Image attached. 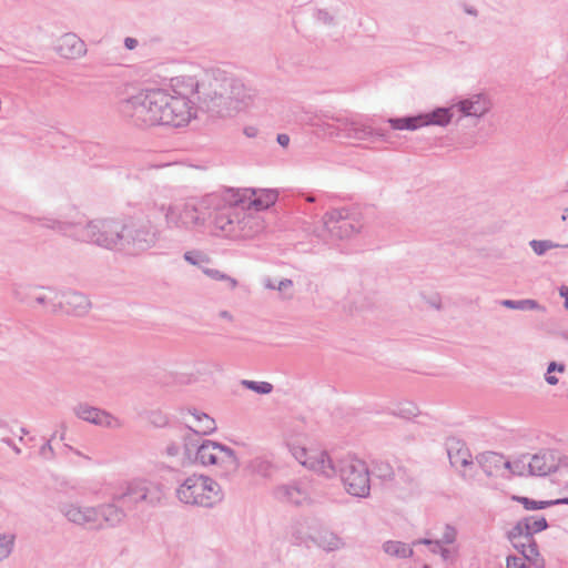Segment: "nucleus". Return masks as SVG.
I'll return each instance as SVG.
<instances>
[{
    "mask_svg": "<svg viewBox=\"0 0 568 568\" xmlns=\"http://www.w3.org/2000/svg\"><path fill=\"white\" fill-rule=\"evenodd\" d=\"M447 455L453 467H467L473 464L471 454L465 443L450 438L447 444Z\"/></svg>",
    "mask_w": 568,
    "mask_h": 568,
    "instance_id": "nucleus-23",
    "label": "nucleus"
},
{
    "mask_svg": "<svg viewBox=\"0 0 568 568\" xmlns=\"http://www.w3.org/2000/svg\"><path fill=\"white\" fill-rule=\"evenodd\" d=\"M525 519H528V527L530 532V537H528V539H535V534L541 532L549 527V524L545 517L535 518L532 516H528L525 517Z\"/></svg>",
    "mask_w": 568,
    "mask_h": 568,
    "instance_id": "nucleus-40",
    "label": "nucleus"
},
{
    "mask_svg": "<svg viewBox=\"0 0 568 568\" xmlns=\"http://www.w3.org/2000/svg\"><path fill=\"white\" fill-rule=\"evenodd\" d=\"M529 564L534 565L536 568L545 567V560L540 555L537 556L536 559L530 560Z\"/></svg>",
    "mask_w": 568,
    "mask_h": 568,
    "instance_id": "nucleus-60",
    "label": "nucleus"
},
{
    "mask_svg": "<svg viewBox=\"0 0 568 568\" xmlns=\"http://www.w3.org/2000/svg\"><path fill=\"white\" fill-rule=\"evenodd\" d=\"M332 468L323 470V475L327 478L339 476L346 491L355 497H366L369 495V470L367 465L354 457H333Z\"/></svg>",
    "mask_w": 568,
    "mask_h": 568,
    "instance_id": "nucleus-7",
    "label": "nucleus"
},
{
    "mask_svg": "<svg viewBox=\"0 0 568 568\" xmlns=\"http://www.w3.org/2000/svg\"><path fill=\"white\" fill-rule=\"evenodd\" d=\"M457 530L452 525H445L444 532L437 541L440 545H452L456 541Z\"/></svg>",
    "mask_w": 568,
    "mask_h": 568,
    "instance_id": "nucleus-45",
    "label": "nucleus"
},
{
    "mask_svg": "<svg viewBox=\"0 0 568 568\" xmlns=\"http://www.w3.org/2000/svg\"><path fill=\"white\" fill-rule=\"evenodd\" d=\"M40 455L47 459L53 456V448L51 446V439L47 440L40 448Z\"/></svg>",
    "mask_w": 568,
    "mask_h": 568,
    "instance_id": "nucleus-49",
    "label": "nucleus"
},
{
    "mask_svg": "<svg viewBox=\"0 0 568 568\" xmlns=\"http://www.w3.org/2000/svg\"><path fill=\"white\" fill-rule=\"evenodd\" d=\"M394 415L409 419L417 415V407L413 403H406L400 405Z\"/></svg>",
    "mask_w": 568,
    "mask_h": 568,
    "instance_id": "nucleus-46",
    "label": "nucleus"
},
{
    "mask_svg": "<svg viewBox=\"0 0 568 568\" xmlns=\"http://www.w3.org/2000/svg\"><path fill=\"white\" fill-rule=\"evenodd\" d=\"M529 454H524L517 459L510 462L506 460L505 469H508L511 474L517 476H525L528 475V460Z\"/></svg>",
    "mask_w": 568,
    "mask_h": 568,
    "instance_id": "nucleus-34",
    "label": "nucleus"
},
{
    "mask_svg": "<svg viewBox=\"0 0 568 568\" xmlns=\"http://www.w3.org/2000/svg\"><path fill=\"white\" fill-rule=\"evenodd\" d=\"M232 88L227 91L225 100V108L227 110L226 116H232L242 109L246 108L255 97V90L246 87L242 80L232 77Z\"/></svg>",
    "mask_w": 568,
    "mask_h": 568,
    "instance_id": "nucleus-14",
    "label": "nucleus"
},
{
    "mask_svg": "<svg viewBox=\"0 0 568 568\" xmlns=\"http://www.w3.org/2000/svg\"><path fill=\"white\" fill-rule=\"evenodd\" d=\"M324 226L333 237L343 240L359 232L362 224L347 209H334L325 213Z\"/></svg>",
    "mask_w": 568,
    "mask_h": 568,
    "instance_id": "nucleus-12",
    "label": "nucleus"
},
{
    "mask_svg": "<svg viewBox=\"0 0 568 568\" xmlns=\"http://www.w3.org/2000/svg\"><path fill=\"white\" fill-rule=\"evenodd\" d=\"M528 475L529 476H547L556 473L559 468L557 457L551 450H540L528 457Z\"/></svg>",
    "mask_w": 568,
    "mask_h": 568,
    "instance_id": "nucleus-19",
    "label": "nucleus"
},
{
    "mask_svg": "<svg viewBox=\"0 0 568 568\" xmlns=\"http://www.w3.org/2000/svg\"><path fill=\"white\" fill-rule=\"evenodd\" d=\"M559 295L565 300L564 307L568 311V286L561 285L559 287Z\"/></svg>",
    "mask_w": 568,
    "mask_h": 568,
    "instance_id": "nucleus-53",
    "label": "nucleus"
},
{
    "mask_svg": "<svg viewBox=\"0 0 568 568\" xmlns=\"http://www.w3.org/2000/svg\"><path fill=\"white\" fill-rule=\"evenodd\" d=\"M222 200L224 203H219L220 199L211 205L212 220L216 230H220L224 236L232 237L234 234L235 219L237 217L239 205L245 204V201L240 197V191L235 189H226L223 192Z\"/></svg>",
    "mask_w": 568,
    "mask_h": 568,
    "instance_id": "nucleus-11",
    "label": "nucleus"
},
{
    "mask_svg": "<svg viewBox=\"0 0 568 568\" xmlns=\"http://www.w3.org/2000/svg\"><path fill=\"white\" fill-rule=\"evenodd\" d=\"M439 555L445 561H447L452 557V551L448 548L443 547L439 550Z\"/></svg>",
    "mask_w": 568,
    "mask_h": 568,
    "instance_id": "nucleus-62",
    "label": "nucleus"
},
{
    "mask_svg": "<svg viewBox=\"0 0 568 568\" xmlns=\"http://www.w3.org/2000/svg\"><path fill=\"white\" fill-rule=\"evenodd\" d=\"M190 413L193 415V417L197 422L199 428L193 429V428L189 427V429L193 433V434H190L189 436H191L193 438H197V436L200 434L207 435V434H212L213 432H215V429H216L215 420L212 417H210L207 414L199 412L195 408L193 410H190Z\"/></svg>",
    "mask_w": 568,
    "mask_h": 568,
    "instance_id": "nucleus-27",
    "label": "nucleus"
},
{
    "mask_svg": "<svg viewBox=\"0 0 568 568\" xmlns=\"http://www.w3.org/2000/svg\"><path fill=\"white\" fill-rule=\"evenodd\" d=\"M290 452L294 458L303 466L315 470L323 475V470L332 468V456L326 452H321L316 455L310 456L306 448L295 444H288Z\"/></svg>",
    "mask_w": 568,
    "mask_h": 568,
    "instance_id": "nucleus-16",
    "label": "nucleus"
},
{
    "mask_svg": "<svg viewBox=\"0 0 568 568\" xmlns=\"http://www.w3.org/2000/svg\"><path fill=\"white\" fill-rule=\"evenodd\" d=\"M121 504H106L100 507H95V510L99 513V520L103 519L109 526H115L120 524L125 517V513L123 510ZM101 526V521H99Z\"/></svg>",
    "mask_w": 568,
    "mask_h": 568,
    "instance_id": "nucleus-26",
    "label": "nucleus"
},
{
    "mask_svg": "<svg viewBox=\"0 0 568 568\" xmlns=\"http://www.w3.org/2000/svg\"><path fill=\"white\" fill-rule=\"evenodd\" d=\"M500 305L509 310L546 312V307L532 298L503 300Z\"/></svg>",
    "mask_w": 568,
    "mask_h": 568,
    "instance_id": "nucleus-28",
    "label": "nucleus"
},
{
    "mask_svg": "<svg viewBox=\"0 0 568 568\" xmlns=\"http://www.w3.org/2000/svg\"><path fill=\"white\" fill-rule=\"evenodd\" d=\"M61 514L71 523L90 528H100L99 513L95 507H82L72 503L59 505Z\"/></svg>",
    "mask_w": 568,
    "mask_h": 568,
    "instance_id": "nucleus-15",
    "label": "nucleus"
},
{
    "mask_svg": "<svg viewBox=\"0 0 568 568\" xmlns=\"http://www.w3.org/2000/svg\"><path fill=\"white\" fill-rule=\"evenodd\" d=\"M162 473L161 478H171L174 483L179 484L176 488V497L181 503L194 506H201L211 508L212 500L210 497H205L203 491L205 486L201 483V476H190L186 478L182 477V474L172 467L163 466L160 468Z\"/></svg>",
    "mask_w": 568,
    "mask_h": 568,
    "instance_id": "nucleus-10",
    "label": "nucleus"
},
{
    "mask_svg": "<svg viewBox=\"0 0 568 568\" xmlns=\"http://www.w3.org/2000/svg\"><path fill=\"white\" fill-rule=\"evenodd\" d=\"M275 495L280 500L287 501L294 505H301L308 498V491L304 484L293 481L287 485H282L276 488Z\"/></svg>",
    "mask_w": 568,
    "mask_h": 568,
    "instance_id": "nucleus-24",
    "label": "nucleus"
},
{
    "mask_svg": "<svg viewBox=\"0 0 568 568\" xmlns=\"http://www.w3.org/2000/svg\"><path fill=\"white\" fill-rule=\"evenodd\" d=\"M241 384L250 390H253L261 395H267L272 393L273 385L268 382H256V381H250V379H242Z\"/></svg>",
    "mask_w": 568,
    "mask_h": 568,
    "instance_id": "nucleus-37",
    "label": "nucleus"
},
{
    "mask_svg": "<svg viewBox=\"0 0 568 568\" xmlns=\"http://www.w3.org/2000/svg\"><path fill=\"white\" fill-rule=\"evenodd\" d=\"M184 454L189 459L194 457V460L203 466H219L225 477L236 474L241 466L236 453L231 447L209 439L199 444V438L184 437Z\"/></svg>",
    "mask_w": 568,
    "mask_h": 568,
    "instance_id": "nucleus-5",
    "label": "nucleus"
},
{
    "mask_svg": "<svg viewBox=\"0 0 568 568\" xmlns=\"http://www.w3.org/2000/svg\"><path fill=\"white\" fill-rule=\"evenodd\" d=\"M513 547L521 555V557L524 556V552L527 550V540L526 541H521L520 540H517V542L515 544H511Z\"/></svg>",
    "mask_w": 568,
    "mask_h": 568,
    "instance_id": "nucleus-52",
    "label": "nucleus"
},
{
    "mask_svg": "<svg viewBox=\"0 0 568 568\" xmlns=\"http://www.w3.org/2000/svg\"><path fill=\"white\" fill-rule=\"evenodd\" d=\"M383 550L396 558H410L414 555L413 549L405 542L397 540H388L383 544Z\"/></svg>",
    "mask_w": 568,
    "mask_h": 568,
    "instance_id": "nucleus-30",
    "label": "nucleus"
},
{
    "mask_svg": "<svg viewBox=\"0 0 568 568\" xmlns=\"http://www.w3.org/2000/svg\"><path fill=\"white\" fill-rule=\"evenodd\" d=\"M272 467V463L263 457H255L247 465V468L251 471L263 477L271 475Z\"/></svg>",
    "mask_w": 568,
    "mask_h": 568,
    "instance_id": "nucleus-36",
    "label": "nucleus"
},
{
    "mask_svg": "<svg viewBox=\"0 0 568 568\" xmlns=\"http://www.w3.org/2000/svg\"><path fill=\"white\" fill-rule=\"evenodd\" d=\"M237 190L240 191V197L245 201L247 209H254L255 211H264L274 205L277 200V192L274 190H256L251 187Z\"/></svg>",
    "mask_w": 568,
    "mask_h": 568,
    "instance_id": "nucleus-18",
    "label": "nucleus"
},
{
    "mask_svg": "<svg viewBox=\"0 0 568 568\" xmlns=\"http://www.w3.org/2000/svg\"><path fill=\"white\" fill-rule=\"evenodd\" d=\"M30 220L41 222L44 227L55 230L64 235H70L77 241L95 244L108 250L121 251L122 221L115 219H98L88 222L85 225H80L50 217H30Z\"/></svg>",
    "mask_w": 568,
    "mask_h": 568,
    "instance_id": "nucleus-3",
    "label": "nucleus"
},
{
    "mask_svg": "<svg viewBox=\"0 0 568 568\" xmlns=\"http://www.w3.org/2000/svg\"><path fill=\"white\" fill-rule=\"evenodd\" d=\"M276 141L281 146L286 148L290 144V136L285 133H280L276 136Z\"/></svg>",
    "mask_w": 568,
    "mask_h": 568,
    "instance_id": "nucleus-55",
    "label": "nucleus"
},
{
    "mask_svg": "<svg viewBox=\"0 0 568 568\" xmlns=\"http://www.w3.org/2000/svg\"><path fill=\"white\" fill-rule=\"evenodd\" d=\"M121 252L139 255L152 248L159 240V230L149 219H128L123 222Z\"/></svg>",
    "mask_w": 568,
    "mask_h": 568,
    "instance_id": "nucleus-9",
    "label": "nucleus"
},
{
    "mask_svg": "<svg viewBox=\"0 0 568 568\" xmlns=\"http://www.w3.org/2000/svg\"><path fill=\"white\" fill-rule=\"evenodd\" d=\"M313 18L325 26L333 27L336 24L335 17L326 9H315Z\"/></svg>",
    "mask_w": 568,
    "mask_h": 568,
    "instance_id": "nucleus-43",
    "label": "nucleus"
},
{
    "mask_svg": "<svg viewBox=\"0 0 568 568\" xmlns=\"http://www.w3.org/2000/svg\"><path fill=\"white\" fill-rule=\"evenodd\" d=\"M530 537L528 519L521 518L518 520L515 526L507 532V539L510 544L517 542L521 538L528 539Z\"/></svg>",
    "mask_w": 568,
    "mask_h": 568,
    "instance_id": "nucleus-32",
    "label": "nucleus"
},
{
    "mask_svg": "<svg viewBox=\"0 0 568 568\" xmlns=\"http://www.w3.org/2000/svg\"><path fill=\"white\" fill-rule=\"evenodd\" d=\"M153 423L158 426H162L166 424V418L160 415L159 417H156V419L153 420Z\"/></svg>",
    "mask_w": 568,
    "mask_h": 568,
    "instance_id": "nucleus-63",
    "label": "nucleus"
},
{
    "mask_svg": "<svg viewBox=\"0 0 568 568\" xmlns=\"http://www.w3.org/2000/svg\"><path fill=\"white\" fill-rule=\"evenodd\" d=\"M315 541L318 547L323 548L326 551H334L344 547V541L342 540V538L331 531L318 534V536L315 538Z\"/></svg>",
    "mask_w": 568,
    "mask_h": 568,
    "instance_id": "nucleus-29",
    "label": "nucleus"
},
{
    "mask_svg": "<svg viewBox=\"0 0 568 568\" xmlns=\"http://www.w3.org/2000/svg\"><path fill=\"white\" fill-rule=\"evenodd\" d=\"M258 133V129L255 128V126H246L244 129V134L247 136V138H255Z\"/></svg>",
    "mask_w": 568,
    "mask_h": 568,
    "instance_id": "nucleus-59",
    "label": "nucleus"
},
{
    "mask_svg": "<svg viewBox=\"0 0 568 568\" xmlns=\"http://www.w3.org/2000/svg\"><path fill=\"white\" fill-rule=\"evenodd\" d=\"M124 45H125V48H126V49H129V50H133V49H135V48H136V45H138V40H136V39H134V38L126 37V38L124 39Z\"/></svg>",
    "mask_w": 568,
    "mask_h": 568,
    "instance_id": "nucleus-58",
    "label": "nucleus"
},
{
    "mask_svg": "<svg viewBox=\"0 0 568 568\" xmlns=\"http://www.w3.org/2000/svg\"><path fill=\"white\" fill-rule=\"evenodd\" d=\"M161 499L160 493L151 494L145 485H130L124 494L118 497L116 501L122 506L145 501L154 505Z\"/></svg>",
    "mask_w": 568,
    "mask_h": 568,
    "instance_id": "nucleus-21",
    "label": "nucleus"
},
{
    "mask_svg": "<svg viewBox=\"0 0 568 568\" xmlns=\"http://www.w3.org/2000/svg\"><path fill=\"white\" fill-rule=\"evenodd\" d=\"M247 206L245 204L239 205L237 217L235 219L233 239L236 237H251L254 233L258 232L262 227L261 222L257 217L252 216L247 213Z\"/></svg>",
    "mask_w": 568,
    "mask_h": 568,
    "instance_id": "nucleus-20",
    "label": "nucleus"
},
{
    "mask_svg": "<svg viewBox=\"0 0 568 568\" xmlns=\"http://www.w3.org/2000/svg\"><path fill=\"white\" fill-rule=\"evenodd\" d=\"M180 447L175 443H171L166 446L165 453L169 456H176L179 454Z\"/></svg>",
    "mask_w": 568,
    "mask_h": 568,
    "instance_id": "nucleus-56",
    "label": "nucleus"
},
{
    "mask_svg": "<svg viewBox=\"0 0 568 568\" xmlns=\"http://www.w3.org/2000/svg\"><path fill=\"white\" fill-rule=\"evenodd\" d=\"M183 257L187 263H190L192 265H196L201 268L203 267L202 263L209 262V258L206 257V255H204L202 252L195 251V250L185 252Z\"/></svg>",
    "mask_w": 568,
    "mask_h": 568,
    "instance_id": "nucleus-44",
    "label": "nucleus"
},
{
    "mask_svg": "<svg viewBox=\"0 0 568 568\" xmlns=\"http://www.w3.org/2000/svg\"><path fill=\"white\" fill-rule=\"evenodd\" d=\"M175 95L162 88H148L120 104V112L138 126L187 124L193 115L191 100L184 87L173 90Z\"/></svg>",
    "mask_w": 568,
    "mask_h": 568,
    "instance_id": "nucleus-1",
    "label": "nucleus"
},
{
    "mask_svg": "<svg viewBox=\"0 0 568 568\" xmlns=\"http://www.w3.org/2000/svg\"><path fill=\"white\" fill-rule=\"evenodd\" d=\"M565 368L566 367L562 363L550 362L548 364L547 372L545 374V381L549 385H557L558 378L555 375H552V373H554V371H557L558 373H562V372H565Z\"/></svg>",
    "mask_w": 568,
    "mask_h": 568,
    "instance_id": "nucleus-42",
    "label": "nucleus"
},
{
    "mask_svg": "<svg viewBox=\"0 0 568 568\" xmlns=\"http://www.w3.org/2000/svg\"><path fill=\"white\" fill-rule=\"evenodd\" d=\"M23 286L22 285H14L13 286V290H12V293L14 295V297L21 302L24 301V294H23Z\"/></svg>",
    "mask_w": 568,
    "mask_h": 568,
    "instance_id": "nucleus-54",
    "label": "nucleus"
},
{
    "mask_svg": "<svg viewBox=\"0 0 568 568\" xmlns=\"http://www.w3.org/2000/svg\"><path fill=\"white\" fill-rule=\"evenodd\" d=\"M204 274L216 281H227L232 288L237 285V281L215 268L202 267Z\"/></svg>",
    "mask_w": 568,
    "mask_h": 568,
    "instance_id": "nucleus-41",
    "label": "nucleus"
},
{
    "mask_svg": "<svg viewBox=\"0 0 568 568\" xmlns=\"http://www.w3.org/2000/svg\"><path fill=\"white\" fill-rule=\"evenodd\" d=\"M293 286V281L290 280V278H283L281 280L277 285H276V290H278L280 292L282 291H285L286 288H290Z\"/></svg>",
    "mask_w": 568,
    "mask_h": 568,
    "instance_id": "nucleus-51",
    "label": "nucleus"
},
{
    "mask_svg": "<svg viewBox=\"0 0 568 568\" xmlns=\"http://www.w3.org/2000/svg\"><path fill=\"white\" fill-rule=\"evenodd\" d=\"M555 506L557 505H568V497H562L558 499H554Z\"/></svg>",
    "mask_w": 568,
    "mask_h": 568,
    "instance_id": "nucleus-64",
    "label": "nucleus"
},
{
    "mask_svg": "<svg viewBox=\"0 0 568 568\" xmlns=\"http://www.w3.org/2000/svg\"><path fill=\"white\" fill-rule=\"evenodd\" d=\"M312 126L316 135L338 138L344 140H369L374 136L384 138L379 129H373L355 118L346 115L323 114L313 120Z\"/></svg>",
    "mask_w": 568,
    "mask_h": 568,
    "instance_id": "nucleus-6",
    "label": "nucleus"
},
{
    "mask_svg": "<svg viewBox=\"0 0 568 568\" xmlns=\"http://www.w3.org/2000/svg\"><path fill=\"white\" fill-rule=\"evenodd\" d=\"M507 568H530L527 565V560L525 558L518 556H508L507 557Z\"/></svg>",
    "mask_w": 568,
    "mask_h": 568,
    "instance_id": "nucleus-48",
    "label": "nucleus"
},
{
    "mask_svg": "<svg viewBox=\"0 0 568 568\" xmlns=\"http://www.w3.org/2000/svg\"><path fill=\"white\" fill-rule=\"evenodd\" d=\"M527 540V550L524 552L521 558H525L528 562L532 559H536L539 556V548L536 539H526Z\"/></svg>",
    "mask_w": 568,
    "mask_h": 568,
    "instance_id": "nucleus-47",
    "label": "nucleus"
},
{
    "mask_svg": "<svg viewBox=\"0 0 568 568\" xmlns=\"http://www.w3.org/2000/svg\"><path fill=\"white\" fill-rule=\"evenodd\" d=\"M216 200V194H210L202 201L170 205L165 212L168 226L184 230L204 226L212 215L211 205Z\"/></svg>",
    "mask_w": 568,
    "mask_h": 568,
    "instance_id": "nucleus-8",
    "label": "nucleus"
},
{
    "mask_svg": "<svg viewBox=\"0 0 568 568\" xmlns=\"http://www.w3.org/2000/svg\"><path fill=\"white\" fill-rule=\"evenodd\" d=\"M183 84L187 98L196 94L199 108L212 118H226L225 100L232 88V77L220 69L206 70L201 79L182 77L176 79V87Z\"/></svg>",
    "mask_w": 568,
    "mask_h": 568,
    "instance_id": "nucleus-2",
    "label": "nucleus"
},
{
    "mask_svg": "<svg viewBox=\"0 0 568 568\" xmlns=\"http://www.w3.org/2000/svg\"><path fill=\"white\" fill-rule=\"evenodd\" d=\"M73 413L78 418L97 426H104L108 428L119 426V420L110 413L85 403H80L74 406Z\"/></svg>",
    "mask_w": 568,
    "mask_h": 568,
    "instance_id": "nucleus-17",
    "label": "nucleus"
},
{
    "mask_svg": "<svg viewBox=\"0 0 568 568\" xmlns=\"http://www.w3.org/2000/svg\"><path fill=\"white\" fill-rule=\"evenodd\" d=\"M298 196L307 203H315L318 201L317 196L312 193H301Z\"/></svg>",
    "mask_w": 568,
    "mask_h": 568,
    "instance_id": "nucleus-57",
    "label": "nucleus"
},
{
    "mask_svg": "<svg viewBox=\"0 0 568 568\" xmlns=\"http://www.w3.org/2000/svg\"><path fill=\"white\" fill-rule=\"evenodd\" d=\"M514 500L523 505L526 510H540L555 506L554 499L551 500H535L525 496H515Z\"/></svg>",
    "mask_w": 568,
    "mask_h": 568,
    "instance_id": "nucleus-35",
    "label": "nucleus"
},
{
    "mask_svg": "<svg viewBox=\"0 0 568 568\" xmlns=\"http://www.w3.org/2000/svg\"><path fill=\"white\" fill-rule=\"evenodd\" d=\"M201 483L205 486L203 495L210 497L209 500H212V507L223 499L221 487L215 480L201 475Z\"/></svg>",
    "mask_w": 568,
    "mask_h": 568,
    "instance_id": "nucleus-31",
    "label": "nucleus"
},
{
    "mask_svg": "<svg viewBox=\"0 0 568 568\" xmlns=\"http://www.w3.org/2000/svg\"><path fill=\"white\" fill-rule=\"evenodd\" d=\"M418 544H423V545H426V546H436V547H439V542L434 539H429V538H423L420 540L417 541Z\"/></svg>",
    "mask_w": 568,
    "mask_h": 568,
    "instance_id": "nucleus-61",
    "label": "nucleus"
},
{
    "mask_svg": "<svg viewBox=\"0 0 568 568\" xmlns=\"http://www.w3.org/2000/svg\"><path fill=\"white\" fill-rule=\"evenodd\" d=\"M16 535L0 534V561L8 558L14 547Z\"/></svg>",
    "mask_w": 568,
    "mask_h": 568,
    "instance_id": "nucleus-38",
    "label": "nucleus"
},
{
    "mask_svg": "<svg viewBox=\"0 0 568 568\" xmlns=\"http://www.w3.org/2000/svg\"><path fill=\"white\" fill-rule=\"evenodd\" d=\"M50 302H52L53 312L63 311L75 316H83L91 308V302L85 294L71 290L55 293Z\"/></svg>",
    "mask_w": 568,
    "mask_h": 568,
    "instance_id": "nucleus-13",
    "label": "nucleus"
},
{
    "mask_svg": "<svg viewBox=\"0 0 568 568\" xmlns=\"http://www.w3.org/2000/svg\"><path fill=\"white\" fill-rule=\"evenodd\" d=\"M398 476L404 483H412V477L407 475L406 469L403 467H398L395 471V477Z\"/></svg>",
    "mask_w": 568,
    "mask_h": 568,
    "instance_id": "nucleus-50",
    "label": "nucleus"
},
{
    "mask_svg": "<svg viewBox=\"0 0 568 568\" xmlns=\"http://www.w3.org/2000/svg\"><path fill=\"white\" fill-rule=\"evenodd\" d=\"M85 43L72 32L63 34L59 39L57 52L65 59H75L85 53Z\"/></svg>",
    "mask_w": 568,
    "mask_h": 568,
    "instance_id": "nucleus-22",
    "label": "nucleus"
},
{
    "mask_svg": "<svg viewBox=\"0 0 568 568\" xmlns=\"http://www.w3.org/2000/svg\"><path fill=\"white\" fill-rule=\"evenodd\" d=\"M372 474L385 481H392L395 478V470L392 465L383 460L374 462Z\"/></svg>",
    "mask_w": 568,
    "mask_h": 568,
    "instance_id": "nucleus-33",
    "label": "nucleus"
},
{
    "mask_svg": "<svg viewBox=\"0 0 568 568\" xmlns=\"http://www.w3.org/2000/svg\"><path fill=\"white\" fill-rule=\"evenodd\" d=\"M455 109H457L463 116L481 118L489 111L490 103L485 95L476 94L470 99L460 100L452 106H437L428 112L399 118H388L387 123H389L393 130L400 131H415L429 125L447 126L453 120Z\"/></svg>",
    "mask_w": 568,
    "mask_h": 568,
    "instance_id": "nucleus-4",
    "label": "nucleus"
},
{
    "mask_svg": "<svg viewBox=\"0 0 568 568\" xmlns=\"http://www.w3.org/2000/svg\"><path fill=\"white\" fill-rule=\"evenodd\" d=\"M529 246L534 251V253L538 256L544 255L548 250L560 247L561 245L550 241V240H531L529 242Z\"/></svg>",
    "mask_w": 568,
    "mask_h": 568,
    "instance_id": "nucleus-39",
    "label": "nucleus"
},
{
    "mask_svg": "<svg viewBox=\"0 0 568 568\" xmlns=\"http://www.w3.org/2000/svg\"><path fill=\"white\" fill-rule=\"evenodd\" d=\"M476 462L487 476H494L501 468H505L506 459L503 454L485 452L476 456Z\"/></svg>",
    "mask_w": 568,
    "mask_h": 568,
    "instance_id": "nucleus-25",
    "label": "nucleus"
}]
</instances>
